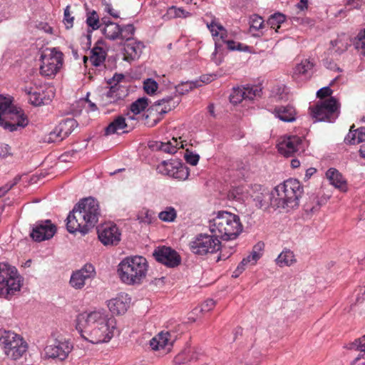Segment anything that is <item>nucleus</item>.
<instances>
[{
	"label": "nucleus",
	"instance_id": "27",
	"mask_svg": "<svg viewBox=\"0 0 365 365\" xmlns=\"http://www.w3.org/2000/svg\"><path fill=\"white\" fill-rule=\"evenodd\" d=\"M173 141L168 142H153L149 145V147L153 150H161L166 153L173 154L177 152L178 145L180 144V148H183L182 141L178 142L177 138H173Z\"/></svg>",
	"mask_w": 365,
	"mask_h": 365
},
{
	"label": "nucleus",
	"instance_id": "14",
	"mask_svg": "<svg viewBox=\"0 0 365 365\" xmlns=\"http://www.w3.org/2000/svg\"><path fill=\"white\" fill-rule=\"evenodd\" d=\"M5 120L0 126L10 132L16 131L19 128H24L29 124V119L24 110L14 106L4 117Z\"/></svg>",
	"mask_w": 365,
	"mask_h": 365
},
{
	"label": "nucleus",
	"instance_id": "38",
	"mask_svg": "<svg viewBox=\"0 0 365 365\" xmlns=\"http://www.w3.org/2000/svg\"><path fill=\"white\" fill-rule=\"evenodd\" d=\"M296 261L293 252L289 250H283L276 259L279 267L290 266Z\"/></svg>",
	"mask_w": 365,
	"mask_h": 365
},
{
	"label": "nucleus",
	"instance_id": "56",
	"mask_svg": "<svg viewBox=\"0 0 365 365\" xmlns=\"http://www.w3.org/2000/svg\"><path fill=\"white\" fill-rule=\"evenodd\" d=\"M143 91H157L158 83L153 78H148L143 81Z\"/></svg>",
	"mask_w": 365,
	"mask_h": 365
},
{
	"label": "nucleus",
	"instance_id": "32",
	"mask_svg": "<svg viewBox=\"0 0 365 365\" xmlns=\"http://www.w3.org/2000/svg\"><path fill=\"white\" fill-rule=\"evenodd\" d=\"M354 125L350 128L349 133L345 138V141L351 145L365 143V127H360L356 130H354Z\"/></svg>",
	"mask_w": 365,
	"mask_h": 365
},
{
	"label": "nucleus",
	"instance_id": "60",
	"mask_svg": "<svg viewBox=\"0 0 365 365\" xmlns=\"http://www.w3.org/2000/svg\"><path fill=\"white\" fill-rule=\"evenodd\" d=\"M202 354L197 350L188 351L187 359H185L186 362L196 361L200 359Z\"/></svg>",
	"mask_w": 365,
	"mask_h": 365
},
{
	"label": "nucleus",
	"instance_id": "9",
	"mask_svg": "<svg viewBox=\"0 0 365 365\" xmlns=\"http://www.w3.org/2000/svg\"><path fill=\"white\" fill-rule=\"evenodd\" d=\"M41 65L40 73L47 77H53L59 71L63 63V53L57 48H47L41 55Z\"/></svg>",
	"mask_w": 365,
	"mask_h": 365
},
{
	"label": "nucleus",
	"instance_id": "58",
	"mask_svg": "<svg viewBox=\"0 0 365 365\" xmlns=\"http://www.w3.org/2000/svg\"><path fill=\"white\" fill-rule=\"evenodd\" d=\"M215 306V301L212 299H207L200 306V312H208Z\"/></svg>",
	"mask_w": 365,
	"mask_h": 365
},
{
	"label": "nucleus",
	"instance_id": "3",
	"mask_svg": "<svg viewBox=\"0 0 365 365\" xmlns=\"http://www.w3.org/2000/svg\"><path fill=\"white\" fill-rule=\"evenodd\" d=\"M240 217L227 211H220L210 220V230L223 240L235 239L242 231Z\"/></svg>",
	"mask_w": 365,
	"mask_h": 365
},
{
	"label": "nucleus",
	"instance_id": "34",
	"mask_svg": "<svg viewBox=\"0 0 365 365\" xmlns=\"http://www.w3.org/2000/svg\"><path fill=\"white\" fill-rule=\"evenodd\" d=\"M331 47L329 48L331 53H336V55H341L342 53L346 51L349 46L348 39L345 35L338 36L337 38L331 41Z\"/></svg>",
	"mask_w": 365,
	"mask_h": 365
},
{
	"label": "nucleus",
	"instance_id": "24",
	"mask_svg": "<svg viewBox=\"0 0 365 365\" xmlns=\"http://www.w3.org/2000/svg\"><path fill=\"white\" fill-rule=\"evenodd\" d=\"M130 303V298L127 294L121 293L117 297L108 302L109 310L114 314H123L126 312Z\"/></svg>",
	"mask_w": 365,
	"mask_h": 365
},
{
	"label": "nucleus",
	"instance_id": "49",
	"mask_svg": "<svg viewBox=\"0 0 365 365\" xmlns=\"http://www.w3.org/2000/svg\"><path fill=\"white\" fill-rule=\"evenodd\" d=\"M86 24L92 30H96L100 27L99 17L96 11H93L86 19Z\"/></svg>",
	"mask_w": 365,
	"mask_h": 365
},
{
	"label": "nucleus",
	"instance_id": "22",
	"mask_svg": "<svg viewBox=\"0 0 365 365\" xmlns=\"http://www.w3.org/2000/svg\"><path fill=\"white\" fill-rule=\"evenodd\" d=\"M95 268L91 264H86L81 269L73 272L70 279V284L76 289H82L86 281L95 277Z\"/></svg>",
	"mask_w": 365,
	"mask_h": 365
},
{
	"label": "nucleus",
	"instance_id": "44",
	"mask_svg": "<svg viewBox=\"0 0 365 365\" xmlns=\"http://www.w3.org/2000/svg\"><path fill=\"white\" fill-rule=\"evenodd\" d=\"M264 87L262 86L261 82H258L257 84L253 83H247L245 85H240L237 86H233L232 88V91H262Z\"/></svg>",
	"mask_w": 365,
	"mask_h": 365
},
{
	"label": "nucleus",
	"instance_id": "23",
	"mask_svg": "<svg viewBox=\"0 0 365 365\" xmlns=\"http://www.w3.org/2000/svg\"><path fill=\"white\" fill-rule=\"evenodd\" d=\"M314 63L308 59L302 61L294 68L292 78L296 81H306L314 73Z\"/></svg>",
	"mask_w": 365,
	"mask_h": 365
},
{
	"label": "nucleus",
	"instance_id": "48",
	"mask_svg": "<svg viewBox=\"0 0 365 365\" xmlns=\"http://www.w3.org/2000/svg\"><path fill=\"white\" fill-rule=\"evenodd\" d=\"M221 40L222 43L227 44L228 49L230 51H245L249 49V46H243L241 43H236L233 40H225V37Z\"/></svg>",
	"mask_w": 365,
	"mask_h": 365
},
{
	"label": "nucleus",
	"instance_id": "26",
	"mask_svg": "<svg viewBox=\"0 0 365 365\" xmlns=\"http://www.w3.org/2000/svg\"><path fill=\"white\" fill-rule=\"evenodd\" d=\"M212 77L210 76L205 78V76L201 77L200 80H196L194 81H185L182 82L178 85H173V83H170L169 86L166 88L168 90H171L175 88L176 91H190L193 89L198 88L201 86L203 83H208L212 81Z\"/></svg>",
	"mask_w": 365,
	"mask_h": 365
},
{
	"label": "nucleus",
	"instance_id": "30",
	"mask_svg": "<svg viewBox=\"0 0 365 365\" xmlns=\"http://www.w3.org/2000/svg\"><path fill=\"white\" fill-rule=\"evenodd\" d=\"M326 175L330 184L334 185L336 188L345 190L346 180L336 169L333 168H329L327 171Z\"/></svg>",
	"mask_w": 365,
	"mask_h": 365
},
{
	"label": "nucleus",
	"instance_id": "50",
	"mask_svg": "<svg viewBox=\"0 0 365 365\" xmlns=\"http://www.w3.org/2000/svg\"><path fill=\"white\" fill-rule=\"evenodd\" d=\"M264 247V244L262 242H257L252 249V252L250 253L251 257L252 260V265H255L257 260L261 257L262 253L261 252L263 250Z\"/></svg>",
	"mask_w": 365,
	"mask_h": 365
},
{
	"label": "nucleus",
	"instance_id": "21",
	"mask_svg": "<svg viewBox=\"0 0 365 365\" xmlns=\"http://www.w3.org/2000/svg\"><path fill=\"white\" fill-rule=\"evenodd\" d=\"M99 240L104 245H117L120 241V232L116 225L104 224L97 230Z\"/></svg>",
	"mask_w": 365,
	"mask_h": 365
},
{
	"label": "nucleus",
	"instance_id": "15",
	"mask_svg": "<svg viewBox=\"0 0 365 365\" xmlns=\"http://www.w3.org/2000/svg\"><path fill=\"white\" fill-rule=\"evenodd\" d=\"M183 93H178L179 95H175L173 98L166 97L157 101L155 104L148 110V112H149V115H152L153 111H155L160 116L153 119V122L150 124L149 126L153 127L157 125L161 120L163 115L168 113L177 106L180 101V95Z\"/></svg>",
	"mask_w": 365,
	"mask_h": 365
},
{
	"label": "nucleus",
	"instance_id": "7",
	"mask_svg": "<svg viewBox=\"0 0 365 365\" xmlns=\"http://www.w3.org/2000/svg\"><path fill=\"white\" fill-rule=\"evenodd\" d=\"M0 346L4 354L11 360L22 357L28 349L27 343L15 332L0 329Z\"/></svg>",
	"mask_w": 365,
	"mask_h": 365
},
{
	"label": "nucleus",
	"instance_id": "59",
	"mask_svg": "<svg viewBox=\"0 0 365 365\" xmlns=\"http://www.w3.org/2000/svg\"><path fill=\"white\" fill-rule=\"evenodd\" d=\"M242 189L241 187L234 188L229 192L228 197L236 201H240L242 200Z\"/></svg>",
	"mask_w": 365,
	"mask_h": 365
},
{
	"label": "nucleus",
	"instance_id": "39",
	"mask_svg": "<svg viewBox=\"0 0 365 365\" xmlns=\"http://www.w3.org/2000/svg\"><path fill=\"white\" fill-rule=\"evenodd\" d=\"M285 20V15L279 12H276L269 16L267 24L271 28L274 29L276 32H278V29L280 28V25L284 23Z\"/></svg>",
	"mask_w": 365,
	"mask_h": 365
},
{
	"label": "nucleus",
	"instance_id": "29",
	"mask_svg": "<svg viewBox=\"0 0 365 365\" xmlns=\"http://www.w3.org/2000/svg\"><path fill=\"white\" fill-rule=\"evenodd\" d=\"M29 103L34 106L49 104L54 98L55 93H26Z\"/></svg>",
	"mask_w": 365,
	"mask_h": 365
},
{
	"label": "nucleus",
	"instance_id": "31",
	"mask_svg": "<svg viewBox=\"0 0 365 365\" xmlns=\"http://www.w3.org/2000/svg\"><path fill=\"white\" fill-rule=\"evenodd\" d=\"M275 116L284 122L295 120V110L291 106H279L274 109Z\"/></svg>",
	"mask_w": 365,
	"mask_h": 365
},
{
	"label": "nucleus",
	"instance_id": "51",
	"mask_svg": "<svg viewBox=\"0 0 365 365\" xmlns=\"http://www.w3.org/2000/svg\"><path fill=\"white\" fill-rule=\"evenodd\" d=\"M125 76L121 73H115L113 78H109L107 81V83L109 86L110 91H116L119 90V87H117L118 83L124 79Z\"/></svg>",
	"mask_w": 365,
	"mask_h": 365
},
{
	"label": "nucleus",
	"instance_id": "13",
	"mask_svg": "<svg viewBox=\"0 0 365 365\" xmlns=\"http://www.w3.org/2000/svg\"><path fill=\"white\" fill-rule=\"evenodd\" d=\"M158 169L160 173L180 180L187 179L190 174L189 168L177 160H164L158 167Z\"/></svg>",
	"mask_w": 365,
	"mask_h": 365
},
{
	"label": "nucleus",
	"instance_id": "16",
	"mask_svg": "<svg viewBox=\"0 0 365 365\" xmlns=\"http://www.w3.org/2000/svg\"><path fill=\"white\" fill-rule=\"evenodd\" d=\"M73 349L71 343L66 339H56L45 348V354L48 358L65 360Z\"/></svg>",
	"mask_w": 365,
	"mask_h": 365
},
{
	"label": "nucleus",
	"instance_id": "12",
	"mask_svg": "<svg viewBox=\"0 0 365 365\" xmlns=\"http://www.w3.org/2000/svg\"><path fill=\"white\" fill-rule=\"evenodd\" d=\"M76 206L86 217L87 223H89L91 228L93 227L101 215L98 200L92 197H86L80 200Z\"/></svg>",
	"mask_w": 365,
	"mask_h": 365
},
{
	"label": "nucleus",
	"instance_id": "17",
	"mask_svg": "<svg viewBox=\"0 0 365 365\" xmlns=\"http://www.w3.org/2000/svg\"><path fill=\"white\" fill-rule=\"evenodd\" d=\"M153 255L157 262L168 267H175L181 262L180 255L170 247L159 246L155 249Z\"/></svg>",
	"mask_w": 365,
	"mask_h": 365
},
{
	"label": "nucleus",
	"instance_id": "41",
	"mask_svg": "<svg viewBox=\"0 0 365 365\" xmlns=\"http://www.w3.org/2000/svg\"><path fill=\"white\" fill-rule=\"evenodd\" d=\"M207 26L214 37L220 36V39H223L226 31L220 23L216 21L215 19L212 20L210 23H207Z\"/></svg>",
	"mask_w": 365,
	"mask_h": 365
},
{
	"label": "nucleus",
	"instance_id": "2",
	"mask_svg": "<svg viewBox=\"0 0 365 365\" xmlns=\"http://www.w3.org/2000/svg\"><path fill=\"white\" fill-rule=\"evenodd\" d=\"M148 269L147 259L142 256L127 257L118 265L117 272L120 280L128 285L142 284Z\"/></svg>",
	"mask_w": 365,
	"mask_h": 365
},
{
	"label": "nucleus",
	"instance_id": "55",
	"mask_svg": "<svg viewBox=\"0 0 365 365\" xmlns=\"http://www.w3.org/2000/svg\"><path fill=\"white\" fill-rule=\"evenodd\" d=\"M349 348L351 349L364 352L363 354H364L365 356V335L352 342L350 344Z\"/></svg>",
	"mask_w": 365,
	"mask_h": 365
},
{
	"label": "nucleus",
	"instance_id": "45",
	"mask_svg": "<svg viewBox=\"0 0 365 365\" xmlns=\"http://www.w3.org/2000/svg\"><path fill=\"white\" fill-rule=\"evenodd\" d=\"M257 93H231L229 99L231 103L237 105L247 98L253 99Z\"/></svg>",
	"mask_w": 365,
	"mask_h": 365
},
{
	"label": "nucleus",
	"instance_id": "35",
	"mask_svg": "<svg viewBox=\"0 0 365 365\" xmlns=\"http://www.w3.org/2000/svg\"><path fill=\"white\" fill-rule=\"evenodd\" d=\"M127 127L128 124L125 122V118L123 115H118L105 128V135H109L118 133V130L126 128Z\"/></svg>",
	"mask_w": 365,
	"mask_h": 365
},
{
	"label": "nucleus",
	"instance_id": "36",
	"mask_svg": "<svg viewBox=\"0 0 365 365\" xmlns=\"http://www.w3.org/2000/svg\"><path fill=\"white\" fill-rule=\"evenodd\" d=\"M13 101V97L0 94V125L5 120L6 115L15 106Z\"/></svg>",
	"mask_w": 365,
	"mask_h": 365
},
{
	"label": "nucleus",
	"instance_id": "46",
	"mask_svg": "<svg viewBox=\"0 0 365 365\" xmlns=\"http://www.w3.org/2000/svg\"><path fill=\"white\" fill-rule=\"evenodd\" d=\"M135 32V28L133 24H127L120 26V33H119V38L129 41L132 40L133 36Z\"/></svg>",
	"mask_w": 365,
	"mask_h": 365
},
{
	"label": "nucleus",
	"instance_id": "10",
	"mask_svg": "<svg viewBox=\"0 0 365 365\" xmlns=\"http://www.w3.org/2000/svg\"><path fill=\"white\" fill-rule=\"evenodd\" d=\"M91 227L81 211L76 205L71 211L66 218V230L71 234L80 232L85 235L87 234Z\"/></svg>",
	"mask_w": 365,
	"mask_h": 365
},
{
	"label": "nucleus",
	"instance_id": "53",
	"mask_svg": "<svg viewBox=\"0 0 365 365\" xmlns=\"http://www.w3.org/2000/svg\"><path fill=\"white\" fill-rule=\"evenodd\" d=\"M168 13L170 16L175 18H185L190 15V13L182 8H178L176 6H171Z\"/></svg>",
	"mask_w": 365,
	"mask_h": 365
},
{
	"label": "nucleus",
	"instance_id": "18",
	"mask_svg": "<svg viewBox=\"0 0 365 365\" xmlns=\"http://www.w3.org/2000/svg\"><path fill=\"white\" fill-rule=\"evenodd\" d=\"M56 230V226L50 220H39L34 225L30 236L36 242H42L52 238Z\"/></svg>",
	"mask_w": 365,
	"mask_h": 365
},
{
	"label": "nucleus",
	"instance_id": "4",
	"mask_svg": "<svg viewBox=\"0 0 365 365\" xmlns=\"http://www.w3.org/2000/svg\"><path fill=\"white\" fill-rule=\"evenodd\" d=\"M275 208H294L299 206V198L303 193L300 182L289 178L274 188Z\"/></svg>",
	"mask_w": 365,
	"mask_h": 365
},
{
	"label": "nucleus",
	"instance_id": "52",
	"mask_svg": "<svg viewBox=\"0 0 365 365\" xmlns=\"http://www.w3.org/2000/svg\"><path fill=\"white\" fill-rule=\"evenodd\" d=\"M250 30H256L262 29L264 26V20L257 14H253L250 16Z\"/></svg>",
	"mask_w": 365,
	"mask_h": 365
},
{
	"label": "nucleus",
	"instance_id": "8",
	"mask_svg": "<svg viewBox=\"0 0 365 365\" xmlns=\"http://www.w3.org/2000/svg\"><path fill=\"white\" fill-rule=\"evenodd\" d=\"M220 246L221 242L215 234H198L189 243L191 252L200 256L217 252L220 250Z\"/></svg>",
	"mask_w": 365,
	"mask_h": 365
},
{
	"label": "nucleus",
	"instance_id": "6",
	"mask_svg": "<svg viewBox=\"0 0 365 365\" xmlns=\"http://www.w3.org/2000/svg\"><path fill=\"white\" fill-rule=\"evenodd\" d=\"M21 279L15 267L0 262V297L10 299L19 292L22 284Z\"/></svg>",
	"mask_w": 365,
	"mask_h": 365
},
{
	"label": "nucleus",
	"instance_id": "25",
	"mask_svg": "<svg viewBox=\"0 0 365 365\" xmlns=\"http://www.w3.org/2000/svg\"><path fill=\"white\" fill-rule=\"evenodd\" d=\"M173 340L170 332H160L150 341V346L153 350H160L173 346Z\"/></svg>",
	"mask_w": 365,
	"mask_h": 365
},
{
	"label": "nucleus",
	"instance_id": "5",
	"mask_svg": "<svg viewBox=\"0 0 365 365\" xmlns=\"http://www.w3.org/2000/svg\"><path fill=\"white\" fill-rule=\"evenodd\" d=\"M319 101L309 108L310 116L315 121L334 123L340 113V103L331 95L333 93H316Z\"/></svg>",
	"mask_w": 365,
	"mask_h": 365
},
{
	"label": "nucleus",
	"instance_id": "54",
	"mask_svg": "<svg viewBox=\"0 0 365 365\" xmlns=\"http://www.w3.org/2000/svg\"><path fill=\"white\" fill-rule=\"evenodd\" d=\"M70 6L68 5L64 9V13H63V22L67 29H69L73 27V21L74 17L71 16V14L70 12Z\"/></svg>",
	"mask_w": 365,
	"mask_h": 365
},
{
	"label": "nucleus",
	"instance_id": "42",
	"mask_svg": "<svg viewBox=\"0 0 365 365\" xmlns=\"http://www.w3.org/2000/svg\"><path fill=\"white\" fill-rule=\"evenodd\" d=\"M148 106V99L146 97H142L132 103L130 106V111L137 115L144 110Z\"/></svg>",
	"mask_w": 365,
	"mask_h": 365
},
{
	"label": "nucleus",
	"instance_id": "28",
	"mask_svg": "<svg viewBox=\"0 0 365 365\" xmlns=\"http://www.w3.org/2000/svg\"><path fill=\"white\" fill-rule=\"evenodd\" d=\"M144 44L141 41H134L133 38L129 41H126L124 44V51L126 54L125 59L131 60L137 59L140 57L144 48Z\"/></svg>",
	"mask_w": 365,
	"mask_h": 365
},
{
	"label": "nucleus",
	"instance_id": "63",
	"mask_svg": "<svg viewBox=\"0 0 365 365\" xmlns=\"http://www.w3.org/2000/svg\"><path fill=\"white\" fill-rule=\"evenodd\" d=\"M10 148L8 145H0V158H5L10 155Z\"/></svg>",
	"mask_w": 365,
	"mask_h": 365
},
{
	"label": "nucleus",
	"instance_id": "33",
	"mask_svg": "<svg viewBox=\"0 0 365 365\" xmlns=\"http://www.w3.org/2000/svg\"><path fill=\"white\" fill-rule=\"evenodd\" d=\"M101 43V41H98L91 51V55L90 56V61L95 66H101L106 60V52L99 46Z\"/></svg>",
	"mask_w": 365,
	"mask_h": 365
},
{
	"label": "nucleus",
	"instance_id": "47",
	"mask_svg": "<svg viewBox=\"0 0 365 365\" xmlns=\"http://www.w3.org/2000/svg\"><path fill=\"white\" fill-rule=\"evenodd\" d=\"M153 215L154 213L152 210L143 209L138 213L137 218L140 223L149 225L153 222Z\"/></svg>",
	"mask_w": 365,
	"mask_h": 365
},
{
	"label": "nucleus",
	"instance_id": "61",
	"mask_svg": "<svg viewBox=\"0 0 365 365\" xmlns=\"http://www.w3.org/2000/svg\"><path fill=\"white\" fill-rule=\"evenodd\" d=\"M324 66L331 71H336L339 72H341L342 71L333 61L328 58L324 60Z\"/></svg>",
	"mask_w": 365,
	"mask_h": 365
},
{
	"label": "nucleus",
	"instance_id": "57",
	"mask_svg": "<svg viewBox=\"0 0 365 365\" xmlns=\"http://www.w3.org/2000/svg\"><path fill=\"white\" fill-rule=\"evenodd\" d=\"M184 157L186 162L191 165H196L200 160V155L198 154L193 153L188 149L186 150Z\"/></svg>",
	"mask_w": 365,
	"mask_h": 365
},
{
	"label": "nucleus",
	"instance_id": "19",
	"mask_svg": "<svg viewBox=\"0 0 365 365\" xmlns=\"http://www.w3.org/2000/svg\"><path fill=\"white\" fill-rule=\"evenodd\" d=\"M303 140L297 135H286L282 138L277 144L278 151L285 157H290L294 153L304 150Z\"/></svg>",
	"mask_w": 365,
	"mask_h": 365
},
{
	"label": "nucleus",
	"instance_id": "40",
	"mask_svg": "<svg viewBox=\"0 0 365 365\" xmlns=\"http://www.w3.org/2000/svg\"><path fill=\"white\" fill-rule=\"evenodd\" d=\"M353 44L361 55L365 56V29L358 33L353 41Z\"/></svg>",
	"mask_w": 365,
	"mask_h": 365
},
{
	"label": "nucleus",
	"instance_id": "37",
	"mask_svg": "<svg viewBox=\"0 0 365 365\" xmlns=\"http://www.w3.org/2000/svg\"><path fill=\"white\" fill-rule=\"evenodd\" d=\"M105 27L103 33L106 37L110 40L119 38V33H120V26L112 21L104 22Z\"/></svg>",
	"mask_w": 365,
	"mask_h": 365
},
{
	"label": "nucleus",
	"instance_id": "43",
	"mask_svg": "<svg viewBox=\"0 0 365 365\" xmlns=\"http://www.w3.org/2000/svg\"><path fill=\"white\" fill-rule=\"evenodd\" d=\"M158 217L163 222H171L177 217V212L173 207H167L158 214Z\"/></svg>",
	"mask_w": 365,
	"mask_h": 365
},
{
	"label": "nucleus",
	"instance_id": "11",
	"mask_svg": "<svg viewBox=\"0 0 365 365\" xmlns=\"http://www.w3.org/2000/svg\"><path fill=\"white\" fill-rule=\"evenodd\" d=\"M250 195L255 207L257 208L262 210H267L269 207L275 208L274 189L271 192H269L267 189L262 185H255L252 187Z\"/></svg>",
	"mask_w": 365,
	"mask_h": 365
},
{
	"label": "nucleus",
	"instance_id": "20",
	"mask_svg": "<svg viewBox=\"0 0 365 365\" xmlns=\"http://www.w3.org/2000/svg\"><path fill=\"white\" fill-rule=\"evenodd\" d=\"M77 121L73 118L61 120L54 130L48 135V142H60L68 137L77 127Z\"/></svg>",
	"mask_w": 365,
	"mask_h": 365
},
{
	"label": "nucleus",
	"instance_id": "64",
	"mask_svg": "<svg viewBox=\"0 0 365 365\" xmlns=\"http://www.w3.org/2000/svg\"><path fill=\"white\" fill-rule=\"evenodd\" d=\"M351 365H365L364 354H360L351 363Z\"/></svg>",
	"mask_w": 365,
	"mask_h": 365
},
{
	"label": "nucleus",
	"instance_id": "1",
	"mask_svg": "<svg viewBox=\"0 0 365 365\" xmlns=\"http://www.w3.org/2000/svg\"><path fill=\"white\" fill-rule=\"evenodd\" d=\"M76 328L82 338L92 344L109 341L114 336L116 322L103 311L83 312L76 318Z\"/></svg>",
	"mask_w": 365,
	"mask_h": 365
},
{
	"label": "nucleus",
	"instance_id": "62",
	"mask_svg": "<svg viewBox=\"0 0 365 365\" xmlns=\"http://www.w3.org/2000/svg\"><path fill=\"white\" fill-rule=\"evenodd\" d=\"M115 93H103L102 98L106 101L105 103H114L119 97L114 96Z\"/></svg>",
	"mask_w": 365,
	"mask_h": 365
}]
</instances>
